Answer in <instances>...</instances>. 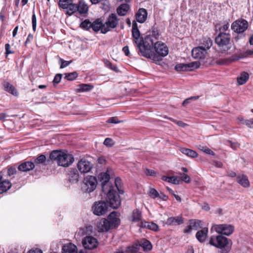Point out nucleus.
Returning a JSON list of instances; mask_svg holds the SVG:
<instances>
[{"mask_svg":"<svg viewBox=\"0 0 253 253\" xmlns=\"http://www.w3.org/2000/svg\"><path fill=\"white\" fill-rule=\"evenodd\" d=\"M150 37H145L144 45L141 47V54L154 62L160 61L169 53V48L165 43L159 42L153 43Z\"/></svg>","mask_w":253,"mask_h":253,"instance_id":"f257e3e1","label":"nucleus"},{"mask_svg":"<svg viewBox=\"0 0 253 253\" xmlns=\"http://www.w3.org/2000/svg\"><path fill=\"white\" fill-rule=\"evenodd\" d=\"M112 169L108 168L105 172L101 173L98 176L101 182L102 190L107 194L106 201L110 207L117 209L121 205L120 196L117 194L115 188L108 183Z\"/></svg>","mask_w":253,"mask_h":253,"instance_id":"f03ea898","label":"nucleus"},{"mask_svg":"<svg viewBox=\"0 0 253 253\" xmlns=\"http://www.w3.org/2000/svg\"><path fill=\"white\" fill-rule=\"evenodd\" d=\"M58 5L69 15L76 12L80 14H85L88 10V5L83 1H80L78 4H75L72 0H59Z\"/></svg>","mask_w":253,"mask_h":253,"instance_id":"7ed1b4c3","label":"nucleus"},{"mask_svg":"<svg viewBox=\"0 0 253 253\" xmlns=\"http://www.w3.org/2000/svg\"><path fill=\"white\" fill-rule=\"evenodd\" d=\"M230 35L227 33H219L215 39V43L218 45L222 52H225L230 49Z\"/></svg>","mask_w":253,"mask_h":253,"instance_id":"20e7f679","label":"nucleus"},{"mask_svg":"<svg viewBox=\"0 0 253 253\" xmlns=\"http://www.w3.org/2000/svg\"><path fill=\"white\" fill-rule=\"evenodd\" d=\"M209 243L211 245L222 249L227 248L228 245L232 243V242L224 236L218 235L216 237L212 236L210 240Z\"/></svg>","mask_w":253,"mask_h":253,"instance_id":"39448f33","label":"nucleus"},{"mask_svg":"<svg viewBox=\"0 0 253 253\" xmlns=\"http://www.w3.org/2000/svg\"><path fill=\"white\" fill-rule=\"evenodd\" d=\"M131 32L133 41L135 43L136 46L139 48V51L141 53V46H143L144 44V42L145 40V37L144 38L140 37V34L136 21H132Z\"/></svg>","mask_w":253,"mask_h":253,"instance_id":"423d86ee","label":"nucleus"},{"mask_svg":"<svg viewBox=\"0 0 253 253\" xmlns=\"http://www.w3.org/2000/svg\"><path fill=\"white\" fill-rule=\"evenodd\" d=\"M84 188L85 192L90 193L93 191L97 186V181L95 176L87 175L83 180Z\"/></svg>","mask_w":253,"mask_h":253,"instance_id":"0eeeda50","label":"nucleus"},{"mask_svg":"<svg viewBox=\"0 0 253 253\" xmlns=\"http://www.w3.org/2000/svg\"><path fill=\"white\" fill-rule=\"evenodd\" d=\"M212 229L214 230L218 233L229 236L233 233L234 227L231 224H222L213 226Z\"/></svg>","mask_w":253,"mask_h":253,"instance_id":"6e6552de","label":"nucleus"},{"mask_svg":"<svg viewBox=\"0 0 253 253\" xmlns=\"http://www.w3.org/2000/svg\"><path fill=\"white\" fill-rule=\"evenodd\" d=\"M74 161V158L72 155L62 152L58 160L57 164L59 166L67 167L72 164Z\"/></svg>","mask_w":253,"mask_h":253,"instance_id":"1a4fd4ad","label":"nucleus"},{"mask_svg":"<svg viewBox=\"0 0 253 253\" xmlns=\"http://www.w3.org/2000/svg\"><path fill=\"white\" fill-rule=\"evenodd\" d=\"M248 27V22L244 19L236 20L231 25V29L235 32L241 33L244 32Z\"/></svg>","mask_w":253,"mask_h":253,"instance_id":"9d476101","label":"nucleus"},{"mask_svg":"<svg viewBox=\"0 0 253 253\" xmlns=\"http://www.w3.org/2000/svg\"><path fill=\"white\" fill-rule=\"evenodd\" d=\"M200 65L198 62H192L186 64L180 63L175 66V69L178 72L192 71L199 67Z\"/></svg>","mask_w":253,"mask_h":253,"instance_id":"9b49d317","label":"nucleus"},{"mask_svg":"<svg viewBox=\"0 0 253 253\" xmlns=\"http://www.w3.org/2000/svg\"><path fill=\"white\" fill-rule=\"evenodd\" d=\"M107 204L103 201L96 202L92 207L93 213L98 216L104 214L107 212Z\"/></svg>","mask_w":253,"mask_h":253,"instance_id":"f8f14e48","label":"nucleus"},{"mask_svg":"<svg viewBox=\"0 0 253 253\" xmlns=\"http://www.w3.org/2000/svg\"><path fill=\"white\" fill-rule=\"evenodd\" d=\"M82 244L84 249L90 250L97 247L98 241L95 238L92 236H87L83 239Z\"/></svg>","mask_w":253,"mask_h":253,"instance_id":"ddd939ff","label":"nucleus"},{"mask_svg":"<svg viewBox=\"0 0 253 253\" xmlns=\"http://www.w3.org/2000/svg\"><path fill=\"white\" fill-rule=\"evenodd\" d=\"M77 167L81 173H87L91 169L92 165L89 161L83 159L78 162Z\"/></svg>","mask_w":253,"mask_h":253,"instance_id":"4468645a","label":"nucleus"},{"mask_svg":"<svg viewBox=\"0 0 253 253\" xmlns=\"http://www.w3.org/2000/svg\"><path fill=\"white\" fill-rule=\"evenodd\" d=\"M67 177L68 181L72 183L79 181L80 176L78 170L75 168H70L67 170Z\"/></svg>","mask_w":253,"mask_h":253,"instance_id":"2eb2a0df","label":"nucleus"},{"mask_svg":"<svg viewBox=\"0 0 253 253\" xmlns=\"http://www.w3.org/2000/svg\"><path fill=\"white\" fill-rule=\"evenodd\" d=\"M111 229L117 227L120 223V219L118 212L113 211L108 216L107 219Z\"/></svg>","mask_w":253,"mask_h":253,"instance_id":"dca6fc26","label":"nucleus"},{"mask_svg":"<svg viewBox=\"0 0 253 253\" xmlns=\"http://www.w3.org/2000/svg\"><path fill=\"white\" fill-rule=\"evenodd\" d=\"M4 171L0 172V194L7 191L11 187V182L3 176Z\"/></svg>","mask_w":253,"mask_h":253,"instance_id":"f3484780","label":"nucleus"},{"mask_svg":"<svg viewBox=\"0 0 253 253\" xmlns=\"http://www.w3.org/2000/svg\"><path fill=\"white\" fill-rule=\"evenodd\" d=\"M91 28L95 32L100 31L102 34H106L108 32V29L105 28L104 23H103L98 18L91 23Z\"/></svg>","mask_w":253,"mask_h":253,"instance_id":"a211bd4d","label":"nucleus"},{"mask_svg":"<svg viewBox=\"0 0 253 253\" xmlns=\"http://www.w3.org/2000/svg\"><path fill=\"white\" fill-rule=\"evenodd\" d=\"M207 53V50L203 46L194 48L192 50V56L194 58L204 59Z\"/></svg>","mask_w":253,"mask_h":253,"instance_id":"6ab92c4d","label":"nucleus"},{"mask_svg":"<svg viewBox=\"0 0 253 253\" xmlns=\"http://www.w3.org/2000/svg\"><path fill=\"white\" fill-rule=\"evenodd\" d=\"M97 227L99 232H106L111 229L108 220L105 218L101 219L98 222Z\"/></svg>","mask_w":253,"mask_h":253,"instance_id":"aec40b11","label":"nucleus"},{"mask_svg":"<svg viewBox=\"0 0 253 253\" xmlns=\"http://www.w3.org/2000/svg\"><path fill=\"white\" fill-rule=\"evenodd\" d=\"M35 168V164L34 163L30 161H27L20 164L18 169L19 171L22 172H26L32 170Z\"/></svg>","mask_w":253,"mask_h":253,"instance_id":"412c9836","label":"nucleus"},{"mask_svg":"<svg viewBox=\"0 0 253 253\" xmlns=\"http://www.w3.org/2000/svg\"><path fill=\"white\" fill-rule=\"evenodd\" d=\"M138 226L142 228H146L154 231L159 230V226L154 222H148L145 221H140L138 223Z\"/></svg>","mask_w":253,"mask_h":253,"instance_id":"4be33fe9","label":"nucleus"},{"mask_svg":"<svg viewBox=\"0 0 253 253\" xmlns=\"http://www.w3.org/2000/svg\"><path fill=\"white\" fill-rule=\"evenodd\" d=\"M118 20L117 17H109L108 20L104 23L105 28L108 29V32L111 29L115 28L118 25Z\"/></svg>","mask_w":253,"mask_h":253,"instance_id":"5701e85b","label":"nucleus"},{"mask_svg":"<svg viewBox=\"0 0 253 253\" xmlns=\"http://www.w3.org/2000/svg\"><path fill=\"white\" fill-rule=\"evenodd\" d=\"M183 223V220L181 216L170 217L166 221V224L169 225H180Z\"/></svg>","mask_w":253,"mask_h":253,"instance_id":"b1692460","label":"nucleus"},{"mask_svg":"<svg viewBox=\"0 0 253 253\" xmlns=\"http://www.w3.org/2000/svg\"><path fill=\"white\" fill-rule=\"evenodd\" d=\"M77 247L72 243H68L63 246L62 248L63 253H77Z\"/></svg>","mask_w":253,"mask_h":253,"instance_id":"393cba45","label":"nucleus"},{"mask_svg":"<svg viewBox=\"0 0 253 253\" xmlns=\"http://www.w3.org/2000/svg\"><path fill=\"white\" fill-rule=\"evenodd\" d=\"M237 182L241 186L245 188L249 187L250 183L248 177L245 175H239L237 176Z\"/></svg>","mask_w":253,"mask_h":253,"instance_id":"a878e982","label":"nucleus"},{"mask_svg":"<svg viewBox=\"0 0 253 253\" xmlns=\"http://www.w3.org/2000/svg\"><path fill=\"white\" fill-rule=\"evenodd\" d=\"M129 5L128 4H122L117 9V13L119 16H125L128 14Z\"/></svg>","mask_w":253,"mask_h":253,"instance_id":"bb28decb","label":"nucleus"},{"mask_svg":"<svg viewBox=\"0 0 253 253\" xmlns=\"http://www.w3.org/2000/svg\"><path fill=\"white\" fill-rule=\"evenodd\" d=\"M208 232V229L207 228L198 231L196 234V238L200 242H203L206 239Z\"/></svg>","mask_w":253,"mask_h":253,"instance_id":"cd10ccee","label":"nucleus"},{"mask_svg":"<svg viewBox=\"0 0 253 253\" xmlns=\"http://www.w3.org/2000/svg\"><path fill=\"white\" fill-rule=\"evenodd\" d=\"M162 179L164 181L169 183H171L174 184H180V179H179V177L177 176H173L170 177L163 176L162 177Z\"/></svg>","mask_w":253,"mask_h":253,"instance_id":"c85d7f7f","label":"nucleus"},{"mask_svg":"<svg viewBox=\"0 0 253 253\" xmlns=\"http://www.w3.org/2000/svg\"><path fill=\"white\" fill-rule=\"evenodd\" d=\"M139 247H141L145 252L150 251L152 248L150 242L146 239H143L140 242Z\"/></svg>","mask_w":253,"mask_h":253,"instance_id":"c756f323","label":"nucleus"},{"mask_svg":"<svg viewBox=\"0 0 253 253\" xmlns=\"http://www.w3.org/2000/svg\"><path fill=\"white\" fill-rule=\"evenodd\" d=\"M180 151L181 153H182L183 154L186 155L188 157H191V158H196L198 157V154L197 153L191 149L185 148H182L180 149Z\"/></svg>","mask_w":253,"mask_h":253,"instance_id":"7c9ffc66","label":"nucleus"},{"mask_svg":"<svg viewBox=\"0 0 253 253\" xmlns=\"http://www.w3.org/2000/svg\"><path fill=\"white\" fill-rule=\"evenodd\" d=\"M4 89L7 92L11 93L14 95H17V92L13 85L8 82H4L3 84Z\"/></svg>","mask_w":253,"mask_h":253,"instance_id":"2f4dec72","label":"nucleus"},{"mask_svg":"<svg viewBox=\"0 0 253 253\" xmlns=\"http://www.w3.org/2000/svg\"><path fill=\"white\" fill-rule=\"evenodd\" d=\"M131 221L134 222L141 221V213L138 209L134 210L131 215Z\"/></svg>","mask_w":253,"mask_h":253,"instance_id":"473e14b6","label":"nucleus"},{"mask_svg":"<svg viewBox=\"0 0 253 253\" xmlns=\"http://www.w3.org/2000/svg\"><path fill=\"white\" fill-rule=\"evenodd\" d=\"M249 75L247 72H243L241 74L240 76L237 78V81L240 85L245 84L249 80Z\"/></svg>","mask_w":253,"mask_h":253,"instance_id":"72a5a7b5","label":"nucleus"},{"mask_svg":"<svg viewBox=\"0 0 253 253\" xmlns=\"http://www.w3.org/2000/svg\"><path fill=\"white\" fill-rule=\"evenodd\" d=\"M150 37V38H151V39H152V40L154 42L153 44H154V43L160 42L158 40L161 39V34L159 33L157 30L154 29L152 31L151 35H147L145 36V37Z\"/></svg>","mask_w":253,"mask_h":253,"instance_id":"f704fd0d","label":"nucleus"},{"mask_svg":"<svg viewBox=\"0 0 253 253\" xmlns=\"http://www.w3.org/2000/svg\"><path fill=\"white\" fill-rule=\"evenodd\" d=\"M202 46L206 48V50L209 49L212 44V40L208 37L203 38L201 42Z\"/></svg>","mask_w":253,"mask_h":253,"instance_id":"c9c22d12","label":"nucleus"},{"mask_svg":"<svg viewBox=\"0 0 253 253\" xmlns=\"http://www.w3.org/2000/svg\"><path fill=\"white\" fill-rule=\"evenodd\" d=\"M2 171H5L3 172V176L6 178H7L8 177H11L12 175L16 174L17 172L16 169L14 167H10L7 170L3 169Z\"/></svg>","mask_w":253,"mask_h":253,"instance_id":"e433bc0d","label":"nucleus"},{"mask_svg":"<svg viewBox=\"0 0 253 253\" xmlns=\"http://www.w3.org/2000/svg\"><path fill=\"white\" fill-rule=\"evenodd\" d=\"M62 153V151L58 150H54L52 151L50 155L49 158L51 160H55L57 163L58 162V160H59V158L60 156V155Z\"/></svg>","mask_w":253,"mask_h":253,"instance_id":"4c0bfd02","label":"nucleus"},{"mask_svg":"<svg viewBox=\"0 0 253 253\" xmlns=\"http://www.w3.org/2000/svg\"><path fill=\"white\" fill-rule=\"evenodd\" d=\"M190 227H192L193 230H197L198 228L201 227V221L199 220L191 219L189 221Z\"/></svg>","mask_w":253,"mask_h":253,"instance_id":"58836bf2","label":"nucleus"},{"mask_svg":"<svg viewBox=\"0 0 253 253\" xmlns=\"http://www.w3.org/2000/svg\"><path fill=\"white\" fill-rule=\"evenodd\" d=\"M104 63L107 68L110 69L111 70L115 71L116 73L119 72V70L117 67L116 65H113L111 62L107 60H105L104 61Z\"/></svg>","mask_w":253,"mask_h":253,"instance_id":"ea45409f","label":"nucleus"},{"mask_svg":"<svg viewBox=\"0 0 253 253\" xmlns=\"http://www.w3.org/2000/svg\"><path fill=\"white\" fill-rule=\"evenodd\" d=\"M91 22L89 20L86 19L81 23L80 27L85 30H88L91 28Z\"/></svg>","mask_w":253,"mask_h":253,"instance_id":"a19ab883","label":"nucleus"},{"mask_svg":"<svg viewBox=\"0 0 253 253\" xmlns=\"http://www.w3.org/2000/svg\"><path fill=\"white\" fill-rule=\"evenodd\" d=\"M77 77L78 74L76 72L65 74V78L68 81H73L75 80Z\"/></svg>","mask_w":253,"mask_h":253,"instance_id":"79ce46f5","label":"nucleus"},{"mask_svg":"<svg viewBox=\"0 0 253 253\" xmlns=\"http://www.w3.org/2000/svg\"><path fill=\"white\" fill-rule=\"evenodd\" d=\"M179 174L180 175V177H179V179H180V183L182 182V181H184L186 183H189L190 182L191 178L189 175L184 173H180Z\"/></svg>","mask_w":253,"mask_h":253,"instance_id":"37998d69","label":"nucleus"},{"mask_svg":"<svg viewBox=\"0 0 253 253\" xmlns=\"http://www.w3.org/2000/svg\"><path fill=\"white\" fill-rule=\"evenodd\" d=\"M139 247L136 245V247L131 246L126 248L125 250V253H137Z\"/></svg>","mask_w":253,"mask_h":253,"instance_id":"c03bdc74","label":"nucleus"},{"mask_svg":"<svg viewBox=\"0 0 253 253\" xmlns=\"http://www.w3.org/2000/svg\"><path fill=\"white\" fill-rule=\"evenodd\" d=\"M198 148L200 150L207 154L211 155L212 156L215 155V153L207 146L200 145Z\"/></svg>","mask_w":253,"mask_h":253,"instance_id":"a18cd8bd","label":"nucleus"},{"mask_svg":"<svg viewBox=\"0 0 253 253\" xmlns=\"http://www.w3.org/2000/svg\"><path fill=\"white\" fill-rule=\"evenodd\" d=\"M45 156L43 155H40L35 159V162L36 164H45Z\"/></svg>","mask_w":253,"mask_h":253,"instance_id":"49530a36","label":"nucleus"},{"mask_svg":"<svg viewBox=\"0 0 253 253\" xmlns=\"http://www.w3.org/2000/svg\"><path fill=\"white\" fill-rule=\"evenodd\" d=\"M199 98V96H192L189 98H188L184 100V101L182 103L183 106H185L191 102V101L193 100H196Z\"/></svg>","mask_w":253,"mask_h":253,"instance_id":"de8ad7c7","label":"nucleus"},{"mask_svg":"<svg viewBox=\"0 0 253 253\" xmlns=\"http://www.w3.org/2000/svg\"><path fill=\"white\" fill-rule=\"evenodd\" d=\"M147 11L146 9L140 8L138 10L135 16H147Z\"/></svg>","mask_w":253,"mask_h":253,"instance_id":"09e8293b","label":"nucleus"},{"mask_svg":"<svg viewBox=\"0 0 253 253\" xmlns=\"http://www.w3.org/2000/svg\"><path fill=\"white\" fill-rule=\"evenodd\" d=\"M229 24L228 23L223 24L219 28V33H226V32L229 29Z\"/></svg>","mask_w":253,"mask_h":253,"instance_id":"8fccbe9b","label":"nucleus"},{"mask_svg":"<svg viewBox=\"0 0 253 253\" xmlns=\"http://www.w3.org/2000/svg\"><path fill=\"white\" fill-rule=\"evenodd\" d=\"M59 62L60 63V68H64L72 62V61H65L62 59V58H60Z\"/></svg>","mask_w":253,"mask_h":253,"instance_id":"3c124183","label":"nucleus"},{"mask_svg":"<svg viewBox=\"0 0 253 253\" xmlns=\"http://www.w3.org/2000/svg\"><path fill=\"white\" fill-rule=\"evenodd\" d=\"M149 195L153 198H156L159 197L160 194L156 189L151 188L149 191Z\"/></svg>","mask_w":253,"mask_h":253,"instance_id":"603ef678","label":"nucleus"},{"mask_svg":"<svg viewBox=\"0 0 253 253\" xmlns=\"http://www.w3.org/2000/svg\"><path fill=\"white\" fill-rule=\"evenodd\" d=\"M242 121L244 125L247 126L250 128H253V119Z\"/></svg>","mask_w":253,"mask_h":253,"instance_id":"864d4df0","label":"nucleus"},{"mask_svg":"<svg viewBox=\"0 0 253 253\" xmlns=\"http://www.w3.org/2000/svg\"><path fill=\"white\" fill-rule=\"evenodd\" d=\"M103 143L105 145L109 147L113 146L114 144L113 139L110 138H106Z\"/></svg>","mask_w":253,"mask_h":253,"instance_id":"5fc2aeb1","label":"nucleus"},{"mask_svg":"<svg viewBox=\"0 0 253 253\" xmlns=\"http://www.w3.org/2000/svg\"><path fill=\"white\" fill-rule=\"evenodd\" d=\"M62 77V75L61 74H56L53 80V83L54 84H57L60 82V81L61 80Z\"/></svg>","mask_w":253,"mask_h":253,"instance_id":"6e6d98bb","label":"nucleus"},{"mask_svg":"<svg viewBox=\"0 0 253 253\" xmlns=\"http://www.w3.org/2000/svg\"><path fill=\"white\" fill-rule=\"evenodd\" d=\"M90 86L88 84H83L80 86L79 90L80 91H86L90 90Z\"/></svg>","mask_w":253,"mask_h":253,"instance_id":"4d7b16f0","label":"nucleus"},{"mask_svg":"<svg viewBox=\"0 0 253 253\" xmlns=\"http://www.w3.org/2000/svg\"><path fill=\"white\" fill-rule=\"evenodd\" d=\"M121 179L119 177H117L115 179V186L117 190L119 191L120 194H123V191L119 189V184H120Z\"/></svg>","mask_w":253,"mask_h":253,"instance_id":"13d9d810","label":"nucleus"},{"mask_svg":"<svg viewBox=\"0 0 253 253\" xmlns=\"http://www.w3.org/2000/svg\"><path fill=\"white\" fill-rule=\"evenodd\" d=\"M147 17H135V19L133 21H136V23L137 22L143 23L146 21Z\"/></svg>","mask_w":253,"mask_h":253,"instance_id":"bf43d9fd","label":"nucleus"},{"mask_svg":"<svg viewBox=\"0 0 253 253\" xmlns=\"http://www.w3.org/2000/svg\"><path fill=\"white\" fill-rule=\"evenodd\" d=\"M121 121H118V120L115 117L110 118L107 121V123H108L118 124Z\"/></svg>","mask_w":253,"mask_h":253,"instance_id":"052dcab7","label":"nucleus"},{"mask_svg":"<svg viewBox=\"0 0 253 253\" xmlns=\"http://www.w3.org/2000/svg\"><path fill=\"white\" fill-rule=\"evenodd\" d=\"M145 173L147 175L153 176H156V172L153 169H146Z\"/></svg>","mask_w":253,"mask_h":253,"instance_id":"680f3d73","label":"nucleus"},{"mask_svg":"<svg viewBox=\"0 0 253 253\" xmlns=\"http://www.w3.org/2000/svg\"><path fill=\"white\" fill-rule=\"evenodd\" d=\"M32 22L33 30L34 32H35L36 30V26H37L36 17H32Z\"/></svg>","mask_w":253,"mask_h":253,"instance_id":"e2e57ef3","label":"nucleus"},{"mask_svg":"<svg viewBox=\"0 0 253 253\" xmlns=\"http://www.w3.org/2000/svg\"><path fill=\"white\" fill-rule=\"evenodd\" d=\"M169 119L172 121L173 122L176 123L180 126L184 127L185 126H186L187 125L186 124H185L184 123H183L182 121H174V120H173L171 118H169Z\"/></svg>","mask_w":253,"mask_h":253,"instance_id":"0e129e2a","label":"nucleus"},{"mask_svg":"<svg viewBox=\"0 0 253 253\" xmlns=\"http://www.w3.org/2000/svg\"><path fill=\"white\" fill-rule=\"evenodd\" d=\"M5 53L6 54H9L12 53L13 52L10 50V45L8 43H6L5 45Z\"/></svg>","mask_w":253,"mask_h":253,"instance_id":"69168bd1","label":"nucleus"},{"mask_svg":"<svg viewBox=\"0 0 253 253\" xmlns=\"http://www.w3.org/2000/svg\"><path fill=\"white\" fill-rule=\"evenodd\" d=\"M123 51L126 56H128L129 54V48L128 46H125L123 48Z\"/></svg>","mask_w":253,"mask_h":253,"instance_id":"338daca9","label":"nucleus"},{"mask_svg":"<svg viewBox=\"0 0 253 253\" xmlns=\"http://www.w3.org/2000/svg\"><path fill=\"white\" fill-rule=\"evenodd\" d=\"M227 175L231 177H235L236 176V173L232 170L227 171Z\"/></svg>","mask_w":253,"mask_h":253,"instance_id":"774afa93","label":"nucleus"}]
</instances>
